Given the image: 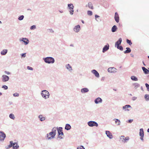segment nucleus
Here are the masks:
<instances>
[{"instance_id": "c756f323", "label": "nucleus", "mask_w": 149, "mask_h": 149, "mask_svg": "<svg viewBox=\"0 0 149 149\" xmlns=\"http://www.w3.org/2000/svg\"><path fill=\"white\" fill-rule=\"evenodd\" d=\"M8 52V50L4 49L1 52V54L2 55H5Z\"/></svg>"}, {"instance_id": "09e8293b", "label": "nucleus", "mask_w": 149, "mask_h": 149, "mask_svg": "<svg viewBox=\"0 0 149 149\" xmlns=\"http://www.w3.org/2000/svg\"><path fill=\"white\" fill-rule=\"evenodd\" d=\"M27 69L29 70H33V69L32 67H31L29 66H28L27 67Z\"/></svg>"}, {"instance_id": "4c0bfd02", "label": "nucleus", "mask_w": 149, "mask_h": 149, "mask_svg": "<svg viewBox=\"0 0 149 149\" xmlns=\"http://www.w3.org/2000/svg\"><path fill=\"white\" fill-rule=\"evenodd\" d=\"M15 144V146H13V149H18L19 148V146L17 143H16V144Z\"/></svg>"}, {"instance_id": "a878e982", "label": "nucleus", "mask_w": 149, "mask_h": 149, "mask_svg": "<svg viewBox=\"0 0 149 149\" xmlns=\"http://www.w3.org/2000/svg\"><path fill=\"white\" fill-rule=\"evenodd\" d=\"M65 67L70 72L72 70L71 66L69 64L65 65Z\"/></svg>"}, {"instance_id": "6e6d98bb", "label": "nucleus", "mask_w": 149, "mask_h": 149, "mask_svg": "<svg viewBox=\"0 0 149 149\" xmlns=\"http://www.w3.org/2000/svg\"><path fill=\"white\" fill-rule=\"evenodd\" d=\"M61 135L63 136H64V133H63V131H62V132H61Z\"/></svg>"}, {"instance_id": "0e129e2a", "label": "nucleus", "mask_w": 149, "mask_h": 149, "mask_svg": "<svg viewBox=\"0 0 149 149\" xmlns=\"http://www.w3.org/2000/svg\"><path fill=\"white\" fill-rule=\"evenodd\" d=\"M147 132H148V133L149 132V128H148L147 129Z\"/></svg>"}, {"instance_id": "58836bf2", "label": "nucleus", "mask_w": 149, "mask_h": 149, "mask_svg": "<svg viewBox=\"0 0 149 149\" xmlns=\"http://www.w3.org/2000/svg\"><path fill=\"white\" fill-rule=\"evenodd\" d=\"M126 42L127 43L129 44L130 45H131L132 44V43L130 40H129L128 39H126Z\"/></svg>"}, {"instance_id": "3c124183", "label": "nucleus", "mask_w": 149, "mask_h": 149, "mask_svg": "<svg viewBox=\"0 0 149 149\" xmlns=\"http://www.w3.org/2000/svg\"><path fill=\"white\" fill-rule=\"evenodd\" d=\"M100 17L99 16L97 15H95V19L97 21H98L97 20V18H98V17Z\"/></svg>"}, {"instance_id": "a18cd8bd", "label": "nucleus", "mask_w": 149, "mask_h": 149, "mask_svg": "<svg viewBox=\"0 0 149 149\" xmlns=\"http://www.w3.org/2000/svg\"><path fill=\"white\" fill-rule=\"evenodd\" d=\"M13 95L14 97H18L19 96V94L18 93H16L13 94Z\"/></svg>"}, {"instance_id": "9b49d317", "label": "nucleus", "mask_w": 149, "mask_h": 149, "mask_svg": "<svg viewBox=\"0 0 149 149\" xmlns=\"http://www.w3.org/2000/svg\"><path fill=\"white\" fill-rule=\"evenodd\" d=\"M117 69L114 67H110L108 69L109 72L115 73L117 72Z\"/></svg>"}, {"instance_id": "5fc2aeb1", "label": "nucleus", "mask_w": 149, "mask_h": 149, "mask_svg": "<svg viewBox=\"0 0 149 149\" xmlns=\"http://www.w3.org/2000/svg\"><path fill=\"white\" fill-rule=\"evenodd\" d=\"M49 134H46V137L48 138H48L49 137Z\"/></svg>"}, {"instance_id": "de8ad7c7", "label": "nucleus", "mask_w": 149, "mask_h": 149, "mask_svg": "<svg viewBox=\"0 0 149 149\" xmlns=\"http://www.w3.org/2000/svg\"><path fill=\"white\" fill-rule=\"evenodd\" d=\"M85 149V148H84V147L83 146H80V147H78L77 148V149Z\"/></svg>"}, {"instance_id": "f3484780", "label": "nucleus", "mask_w": 149, "mask_h": 149, "mask_svg": "<svg viewBox=\"0 0 149 149\" xmlns=\"http://www.w3.org/2000/svg\"><path fill=\"white\" fill-rule=\"evenodd\" d=\"M91 72L92 73H93V74L95 75V76L97 78L99 77L100 75L97 72V71H96L95 70H91Z\"/></svg>"}, {"instance_id": "473e14b6", "label": "nucleus", "mask_w": 149, "mask_h": 149, "mask_svg": "<svg viewBox=\"0 0 149 149\" xmlns=\"http://www.w3.org/2000/svg\"><path fill=\"white\" fill-rule=\"evenodd\" d=\"M88 7L89 8L92 9H93V5L91 2H89L88 3Z\"/></svg>"}, {"instance_id": "bb28decb", "label": "nucleus", "mask_w": 149, "mask_h": 149, "mask_svg": "<svg viewBox=\"0 0 149 149\" xmlns=\"http://www.w3.org/2000/svg\"><path fill=\"white\" fill-rule=\"evenodd\" d=\"M71 126L69 124H66L65 125V129L67 130H69L71 129Z\"/></svg>"}, {"instance_id": "393cba45", "label": "nucleus", "mask_w": 149, "mask_h": 149, "mask_svg": "<svg viewBox=\"0 0 149 149\" xmlns=\"http://www.w3.org/2000/svg\"><path fill=\"white\" fill-rule=\"evenodd\" d=\"M118 29L116 26L114 25L111 28V31L112 32H114L116 31Z\"/></svg>"}, {"instance_id": "c9c22d12", "label": "nucleus", "mask_w": 149, "mask_h": 149, "mask_svg": "<svg viewBox=\"0 0 149 149\" xmlns=\"http://www.w3.org/2000/svg\"><path fill=\"white\" fill-rule=\"evenodd\" d=\"M9 117L10 118L13 120H14L15 118V117L14 115L12 113H10L9 115Z\"/></svg>"}, {"instance_id": "49530a36", "label": "nucleus", "mask_w": 149, "mask_h": 149, "mask_svg": "<svg viewBox=\"0 0 149 149\" xmlns=\"http://www.w3.org/2000/svg\"><path fill=\"white\" fill-rule=\"evenodd\" d=\"M21 56L22 58H24L26 56V53H24L22 54H21Z\"/></svg>"}, {"instance_id": "c03bdc74", "label": "nucleus", "mask_w": 149, "mask_h": 149, "mask_svg": "<svg viewBox=\"0 0 149 149\" xmlns=\"http://www.w3.org/2000/svg\"><path fill=\"white\" fill-rule=\"evenodd\" d=\"M2 88H3L4 89V90H7L8 89V86H6V85H3L2 87Z\"/></svg>"}, {"instance_id": "ddd939ff", "label": "nucleus", "mask_w": 149, "mask_h": 149, "mask_svg": "<svg viewBox=\"0 0 149 149\" xmlns=\"http://www.w3.org/2000/svg\"><path fill=\"white\" fill-rule=\"evenodd\" d=\"M109 46L108 44H107L102 49V52L103 53H104L105 52L107 51L109 49Z\"/></svg>"}, {"instance_id": "2eb2a0df", "label": "nucleus", "mask_w": 149, "mask_h": 149, "mask_svg": "<svg viewBox=\"0 0 149 149\" xmlns=\"http://www.w3.org/2000/svg\"><path fill=\"white\" fill-rule=\"evenodd\" d=\"M105 134L107 136L109 137L110 139H112L113 137V135L109 131H105Z\"/></svg>"}, {"instance_id": "37998d69", "label": "nucleus", "mask_w": 149, "mask_h": 149, "mask_svg": "<svg viewBox=\"0 0 149 149\" xmlns=\"http://www.w3.org/2000/svg\"><path fill=\"white\" fill-rule=\"evenodd\" d=\"M145 86L147 88V91H149V84H148L147 83H146L145 84Z\"/></svg>"}, {"instance_id": "8fccbe9b", "label": "nucleus", "mask_w": 149, "mask_h": 149, "mask_svg": "<svg viewBox=\"0 0 149 149\" xmlns=\"http://www.w3.org/2000/svg\"><path fill=\"white\" fill-rule=\"evenodd\" d=\"M133 121V119H130L128 120L127 122L129 123H131Z\"/></svg>"}, {"instance_id": "72a5a7b5", "label": "nucleus", "mask_w": 149, "mask_h": 149, "mask_svg": "<svg viewBox=\"0 0 149 149\" xmlns=\"http://www.w3.org/2000/svg\"><path fill=\"white\" fill-rule=\"evenodd\" d=\"M144 98L146 101L149 100V95L146 94L144 96Z\"/></svg>"}, {"instance_id": "7ed1b4c3", "label": "nucleus", "mask_w": 149, "mask_h": 149, "mask_svg": "<svg viewBox=\"0 0 149 149\" xmlns=\"http://www.w3.org/2000/svg\"><path fill=\"white\" fill-rule=\"evenodd\" d=\"M68 8L69 10V12L71 15L73 14L74 6L72 3L68 4Z\"/></svg>"}, {"instance_id": "bf43d9fd", "label": "nucleus", "mask_w": 149, "mask_h": 149, "mask_svg": "<svg viewBox=\"0 0 149 149\" xmlns=\"http://www.w3.org/2000/svg\"><path fill=\"white\" fill-rule=\"evenodd\" d=\"M104 77H103L102 78L101 80L102 81H103V80H104Z\"/></svg>"}, {"instance_id": "f257e3e1", "label": "nucleus", "mask_w": 149, "mask_h": 149, "mask_svg": "<svg viewBox=\"0 0 149 149\" xmlns=\"http://www.w3.org/2000/svg\"><path fill=\"white\" fill-rule=\"evenodd\" d=\"M43 60L44 62L48 64H53L55 62V60L54 58L52 57H47L45 58H43Z\"/></svg>"}, {"instance_id": "5701e85b", "label": "nucleus", "mask_w": 149, "mask_h": 149, "mask_svg": "<svg viewBox=\"0 0 149 149\" xmlns=\"http://www.w3.org/2000/svg\"><path fill=\"white\" fill-rule=\"evenodd\" d=\"M142 69L144 72L145 74H147L149 72V70H148L145 67H142Z\"/></svg>"}, {"instance_id": "79ce46f5", "label": "nucleus", "mask_w": 149, "mask_h": 149, "mask_svg": "<svg viewBox=\"0 0 149 149\" xmlns=\"http://www.w3.org/2000/svg\"><path fill=\"white\" fill-rule=\"evenodd\" d=\"M87 14L91 16L93 14V13L91 11L88 10L87 11Z\"/></svg>"}, {"instance_id": "4d7b16f0", "label": "nucleus", "mask_w": 149, "mask_h": 149, "mask_svg": "<svg viewBox=\"0 0 149 149\" xmlns=\"http://www.w3.org/2000/svg\"><path fill=\"white\" fill-rule=\"evenodd\" d=\"M130 55L132 57H134V55L133 54H130Z\"/></svg>"}, {"instance_id": "7c9ffc66", "label": "nucleus", "mask_w": 149, "mask_h": 149, "mask_svg": "<svg viewBox=\"0 0 149 149\" xmlns=\"http://www.w3.org/2000/svg\"><path fill=\"white\" fill-rule=\"evenodd\" d=\"M126 49L127 50L124 52L125 54L129 53L131 52V49L130 48L126 47Z\"/></svg>"}, {"instance_id": "9d476101", "label": "nucleus", "mask_w": 149, "mask_h": 149, "mask_svg": "<svg viewBox=\"0 0 149 149\" xmlns=\"http://www.w3.org/2000/svg\"><path fill=\"white\" fill-rule=\"evenodd\" d=\"M139 136L140 137L141 140L142 141H143V137H144V131L143 130V128H141L140 129V132H139Z\"/></svg>"}, {"instance_id": "4be33fe9", "label": "nucleus", "mask_w": 149, "mask_h": 149, "mask_svg": "<svg viewBox=\"0 0 149 149\" xmlns=\"http://www.w3.org/2000/svg\"><path fill=\"white\" fill-rule=\"evenodd\" d=\"M49 134V136H51L49 137L48 138V139H52L54 138L55 136L56 135L55 134H54L52 132H50Z\"/></svg>"}, {"instance_id": "6ab92c4d", "label": "nucleus", "mask_w": 149, "mask_h": 149, "mask_svg": "<svg viewBox=\"0 0 149 149\" xmlns=\"http://www.w3.org/2000/svg\"><path fill=\"white\" fill-rule=\"evenodd\" d=\"M129 108H131V107L130 105L128 104L126 105L123 107V109L125 110V111H129L130 110L128 109Z\"/></svg>"}, {"instance_id": "052dcab7", "label": "nucleus", "mask_w": 149, "mask_h": 149, "mask_svg": "<svg viewBox=\"0 0 149 149\" xmlns=\"http://www.w3.org/2000/svg\"><path fill=\"white\" fill-rule=\"evenodd\" d=\"M70 46H72V47H74V45L73 44H70Z\"/></svg>"}, {"instance_id": "0eeeda50", "label": "nucleus", "mask_w": 149, "mask_h": 149, "mask_svg": "<svg viewBox=\"0 0 149 149\" xmlns=\"http://www.w3.org/2000/svg\"><path fill=\"white\" fill-rule=\"evenodd\" d=\"M20 41H22L24 42L26 45H27L29 43V41L28 38H22L19 39Z\"/></svg>"}, {"instance_id": "2f4dec72", "label": "nucleus", "mask_w": 149, "mask_h": 149, "mask_svg": "<svg viewBox=\"0 0 149 149\" xmlns=\"http://www.w3.org/2000/svg\"><path fill=\"white\" fill-rule=\"evenodd\" d=\"M131 79L133 81H137L138 80V79L137 78L134 76H131Z\"/></svg>"}, {"instance_id": "cd10ccee", "label": "nucleus", "mask_w": 149, "mask_h": 149, "mask_svg": "<svg viewBox=\"0 0 149 149\" xmlns=\"http://www.w3.org/2000/svg\"><path fill=\"white\" fill-rule=\"evenodd\" d=\"M113 120L115 121V123L118 126L120 125L121 122L119 119L116 118H115Z\"/></svg>"}, {"instance_id": "338daca9", "label": "nucleus", "mask_w": 149, "mask_h": 149, "mask_svg": "<svg viewBox=\"0 0 149 149\" xmlns=\"http://www.w3.org/2000/svg\"><path fill=\"white\" fill-rule=\"evenodd\" d=\"M141 89L142 91H143V87H142V86H141Z\"/></svg>"}, {"instance_id": "423d86ee", "label": "nucleus", "mask_w": 149, "mask_h": 149, "mask_svg": "<svg viewBox=\"0 0 149 149\" xmlns=\"http://www.w3.org/2000/svg\"><path fill=\"white\" fill-rule=\"evenodd\" d=\"M0 141H3L6 138V136L4 132L2 131H0Z\"/></svg>"}, {"instance_id": "6e6552de", "label": "nucleus", "mask_w": 149, "mask_h": 149, "mask_svg": "<svg viewBox=\"0 0 149 149\" xmlns=\"http://www.w3.org/2000/svg\"><path fill=\"white\" fill-rule=\"evenodd\" d=\"M16 144V143H13V141H10V144L9 145L6 146L5 147L6 149H9L10 148L12 147L13 148V146H15Z\"/></svg>"}, {"instance_id": "dca6fc26", "label": "nucleus", "mask_w": 149, "mask_h": 149, "mask_svg": "<svg viewBox=\"0 0 149 149\" xmlns=\"http://www.w3.org/2000/svg\"><path fill=\"white\" fill-rule=\"evenodd\" d=\"M102 102V99L100 97L96 98L94 100L95 103L96 104L101 103Z\"/></svg>"}, {"instance_id": "b1692460", "label": "nucleus", "mask_w": 149, "mask_h": 149, "mask_svg": "<svg viewBox=\"0 0 149 149\" xmlns=\"http://www.w3.org/2000/svg\"><path fill=\"white\" fill-rule=\"evenodd\" d=\"M38 118L39 119L40 121H43L45 120V118L42 115H40L38 116Z\"/></svg>"}, {"instance_id": "39448f33", "label": "nucleus", "mask_w": 149, "mask_h": 149, "mask_svg": "<svg viewBox=\"0 0 149 149\" xmlns=\"http://www.w3.org/2000/svg\"><path fill=\"white\" fill-rule=\"evenodd\" d=\"M87 124L90 127H93L94 126L97 127L98 126V123L96 122L93 121H88L87 123Z\"/></svg>"}, {"instance_id": "e2e57ef3", "label": "nucleus", "mask_w": 149, "mask_h": 149, "mask_svg": "<svg viewBox=\"0 0 149 149\" xmlns=\"http://www.w3.org/2000/svg\"><path fill=\"white\" fill-rule=\"evenodd\" d=\"M81 22L82 23H83V24H84V20H81Z\"/></svg>"}, {"instance_id": "a19ab883", "label": "nucleus", "mask_w": 149, "mask_h": 149, "mask_svg": "<svg viewBox=\"0 0 149 149\" xmlns=\"http://www.w3.org/2000/svg\"><path fill=\"white\" fill-rule=\"evenodd\" d=\"M36 28V26L35 25H33L30 27V29L31 30H34Z\"/></svg>"}, {"instance_id": "603ef678", "label": "nucleus", "mask_w": 149, "mask_h": 149, "mask_svg": "<svg viewBox=\"0 0 149 149\" xmlns=\"http://www.w3.org/2000/svg\"><path fill=\"white\" fill-rule=\"evenodd\" d=\"M4 72L5 73L7 74H10V72H7L6 71H5Z\"/></svg>"}, {"instance_id": "f704fd0d", "label": "nucleus", "mask_w": 149, "mask_h": 149, "mask_svg": "<svg viewBox=\"0 0 149 149\" xmlns=\"http://www.w3.org/2000/svg\"><path fill=\"white\" fill-rule=\"evenodd\" d=\"M116 47L118 49H119L120 50L123 51V48L122 46H117Z\"/></svg>"}, {"instance_id": "20e7f679", "label": "nucleus", "mask_w": 149, "mask_h": 149, "mask_svg": "<svg viewBox=\"0 0 149 149\" xmlns=\"http://www.w3.org/2000/svg\"><path fill=\"white\" fill-rule=\"evenodd\" d=\"M57 130L58 132V137L57 138V139L59 138L61 139H63V137H62L61 136H60L61 132L63 131V128L61 127H60L59 128L58 127L57 128Z\"/></svg>"}, {"instance_id": "f03ea898", "label": "nucleus", "mask_w": 149, "mask_h": 149, "mask_svg": "<svg viewBox=\"0 0 149 149\" xmlns=\"http://www.w3.org/2000/svg\"><path fill=\"white\" fill-rule=\"evenodd\" d=\"M40 94L42 98L45 99L48 98L50 96L49 92L46 90L42 91L40 93Z\"/></svg>"}, {"instance_id": "c85d7f7f", "label": "nucleus", "mask_w": 149, "mask_h": 149, "mask_svg": "<svg viewBox=\"0 0 149 149\" xmlns=\"http://www.w3.org/2000/svg\"><path fill=\"white\" fill-rule=\"evenodd\" d=\"M132 86H134V88L135 89L140 87V84L138 83H134L132 84Z\"/></svg>"}, {"instance_id": "ea45409f", "label": "nucleus", "mask_w": 149, "mask_h": 149, "mask_svg": "<svg viewBox=\"0 0 149 149\" xmlns=\"http://www.w3.org/2000/svg\"><path fill=\"white\" fill-rule=\"evenodd\" d=\"M55 129H56L55 127H53L52 128V130L51 132H53L54 134H55L56 135V130Z\"/></svg>"}, {"instance_id": "13d9d810", "label": "nucleus", "mask_w": 149, "mask_h": 149, "mask_svg": "<svg viewBox=\"0 0 149 149\" xmlns=\"http://www.w3.org/2000/svg\"><path fill=\"white\" fill-rule=\"evenodd\" d=\"M59 12L60 13H62L63 12V11L62 10H59Z\"/></svg>"}, {"instance_id": "1a4fd4ad", "label": "nucleus", "mask_w": 149, "mask_h": 149, "mask_svg": "<svg viewBox=\"0 0 149 149\" xmlns=\"http://www.w3.org/2000/svg\"><path fill=\"white\" fill-rule=\"evenodd\" d=\"M81 29L80 26L79 25L75 26L73 28V31L75 33H77L79 32Z\"/></svg>"}, {"instance_id": "680f3d73", "label": "nucleus", "mask_w": 149, "mask_h": 149, "mask_svg": "<svg viewBox=\"0 0 149 149\" xmlns=\"http://www.w3.org/2000/svg\"><path fill=\"white\" fill-rule=\"evenodd\" d=\"M50 31H51V32H54V31H53V30L52 29H50Z\"/></svg>"}, {"instance_id": "864d4df0", "label": "nucleus", "mask_w": 149, "mask_h": 149, "mask_svg": "<svg viewBox=\"0 0 149 149\" xmlns=\"http://www.w3.org/2000/svg\"><path fill=\"white\" fill-rule=\"evenodd\" d=\"M137 97H133L132 98V100L134 101L136 100Z\"/></svg>"}, {"instance_id": "f8f14e48", "label": "nucleus", "mask_w": 149, "mask_h": 149, "mask_svg": "<svg viewBox=\"0 0 149 149\" xmlns=\"http://www.w3.org/2000/svg\"><path fill=\"white\" fill-rule=\"evenodd\" d=\"M120 139L122 142L125 143L126 141L129 140V138L128 136L125 137L124 136L122 135L121 136Z\"/></svg>"}, {"instance_id": "e433bc0d", "label": "nucleus", "mask_w": 149, "mask_h": 149, "mask_svg": "<svg viewBox=\"0 0 149 149\" xmlns=\"http://www.w3.org/2000/svg\"><path fill=\"white\" fill-rule=\"evenodd\" d=\"M24 17V16L23 15H21L19 16L18 19L19 20L21 21L22 20Z\"/></svg>"}, {"instance_id": "412c9836", "label": "nucleus", "mask_w": 149, "mask_h": 149, "mask_svg": "<svg viewBox=\"0 0 149 149\" xmlns=\"http://www.w3.org/2000/svg\"><path fill=\"white\" fill-rule=\"evenodd\" d=\"M89 89L86 88H83L81 90V92L82 93H85L89 91Z\"/></svg>"}, {"instance_id": "4468645a", "label": "nucleus", "mask_w": 149, "mask_h": 149, "mask_svg": "<svg viewBox=\"0 0 149 149\" xmlns=\"http://www.w3.org/2000/svg\"><path fill=\"white\" fill-rule=\"evenodd\" d=\"M2 81L3 82H6L9 80V77L5 75H3L2 76Z\"/></svg>"}, {"instance_id": "a211bd4d", "label": "nucleus", "mask_w": 149, "mask_h": 149, "mask_svg": "<svg viewBox=\"0 0 149 149\" xmlns=\"http://www.w3.org/2000/svg\"><path fill=\"white\" fill-rule=\"evenodd\" d=\"M114 19L115 20L117 23H118L119 22V15L117 12H116L115 14Z\"/></svg>"}, {"instance_id": "aec40b11", "label": "nucleus", "mask_w": 149, "mask_h": 149, "mask_svg": "<svg viewBox=\"0 0 149 149\" xmlns=\"http://www.w3.org/2000/svg\"><path fill=\"white\" fill-rule=\"evenodd\" d=\"M122 42V39L121 38H120L118 40L115 42V45L116 47L117 46L120 45Z\"/></svg>"}, {"instance_id": "774afa93", "label": "nucleus", "mask_w": 149, "mask_h": 149, "mask_svg": "<svg viewBox=\"0 0 149 149\" xmlns=\"http://www.w3.org/2000/svg\"><path fill=\"white\" fill-rule=\"evenodd\" d=\"M27 10H31L30 9V8L28 9Z\"/></svg>"}, {"instance_id": "69168bd1", "label": "nucleus", "mask_w": 149, "mask_h": 149, "mask_svg": "<svg viewBox=\"0 0 149 149\" xmlns=\"http://www.w3.org/2000/svg\"><path fill=\"white\" fill-rule=\"evenodd\" d=\"M143 65L144 66H146V64H145V63H144L143 61Z\"/></svg>"}]
</instances>
